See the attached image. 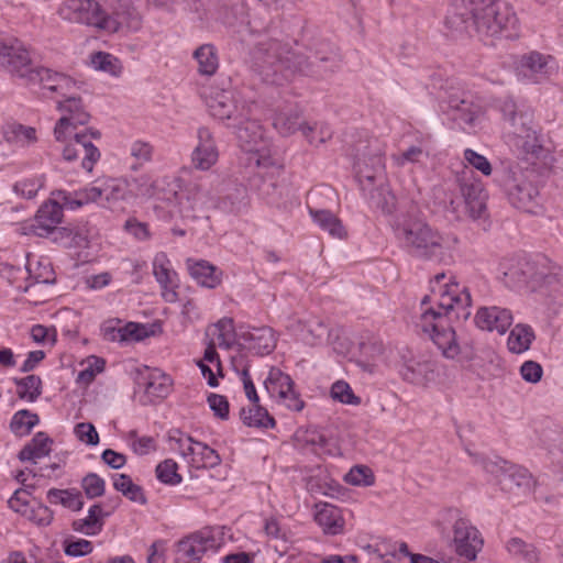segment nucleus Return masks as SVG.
Masks as SVG:
<instances>
[{"label": "nucleus", "instance_id": "nucleus-54", "mask_svg": "<svg viewBox=\"0 0 563 563\" xmlns=\"http://www.w3.org/2000/svg\"><path fill=\"white\" fill-rule=\"evenodd\" d=\"M40 422L38 416L26 409L20 410L12 417L10 428L16 435H26Z\"/></svg>", "mask_w": 563, "mask_h": 563}, {"label": "nucleus", "instance_id": "nucleus-27", "mask_svg": "<svg viewBox=\"0 0 563 563\" xmlns=\"http://www.w3.org/2000/svg\"><path fill=\"white\" fill-rule=\"evenodd\" d=\"M531 273L529 274L528 290L536 291L544 286H550L559 280L560 267L554 265L547 257H538L530 261Z\"/></svg>", "mask_w": 563, "mask_h": 563}, {"label": "nucleus", "instance_id": "nucleus-36", "mask_svg": "<svg viewBox=\"0 0 563 563\" xmlns=\"http://www.w3.org/2000/svg\"><path fill=\"white\" fill-rule=\"evenodd\" d=\"M309 214L313 222L332 238L344 239L346 231L340 219L329 210H319L309 207Z\"/></svg>", "mask_w": 563, "mask_h": 563}, {"label": "nucleus", "instance_id": "nucleus-29", "mask_svg": "<svg viewBox=\"0 0 563 563\" xmlns=\"http://www.w3.org/2000/svg\"><path fill=\"white\" fill-rule=\"evenodd\" d=\"M242 344L256 354H268L276 345L273 330L268 327L252 328L240 335Z\"/></svg>", "mask_w": 563, "mask_h": 563}, {"label": "nucleus", "instance_id": "nucleus-10", "mask_svg": "<svg viewBox=\"0 0 563 563\" xmlns=\"http://www.w3.org/2000/svg\"><path fill=\"white\" fill-rule=\"evenodd\" d=\"M505 114H509L512 130L509 132V143L519 155L537 157L541 151V143L536 129L532 126V117L528 112H517L515 104L506 103Z\"/></svg>", "mask_w": 563, "mask_h": 563}, {"label": "nucleus", "instance_id": "nucleus-40", "mask_svg": "<svg viewBox=\"0 0 563 563\" xmlns=\"http://www.w3.org/2000/svg\"><path fill=\"white\" fill-rule=\"evenodd\" d=\"M534 340V332L530 325L518 323L516 324L508 336L507 346L511 353L520 354L530 349Z\"/></svg>", "mask_w": 563, "mask_h": 563}, {"label": "nucleus", "instance_id": "nucleus-3", "mask_svg": "<svg viewBox=\"0 0 563 563\" xmlns=\"http://www.w3.org/2000/svg\"><path fill=\"white\" fill-rule=\"evenodd\" d=\"M445 23L452 31L467 34L476 32L485 40L518 36L515 12L499 0H452Z\"/></svg>", "mask_w": 563, "mask_h": 563}, {"label": "nucleus", "instance_id": "nucleus-49", "mask_svg": "<svg viewBox=\"0 0 563 563\" xmlns=\"http://www.w3.org/2000/svg\"><path fill=\"white\" fill-rule=\"evenodd\" d=\"M102 508L96 504L89 508L88 516L74 521V529L78 532L95 536L102 528Z\"/></svg>", "mask_w": 563, "mask_h": 563}, {"label": "nucleus", "instance_id": "nucleus-23", "mask_svg": "<svg viewBox=\"0 0 563 563\" xmlns=\"http://www.w3.org/2000/svg\"><path fill=\"white\" fill-rule=\"evenodd\" d=\"M100 197L103 207L112 211H123L126 205H131L128 178H107L99 185Z\"/></svg>", "mask_w": 563, "mask_h": 563}, {"label": "nucleus", "instance_id": "nucleus-37", "mask_svg": "<svg viewBox=\"0 0 563 563\" xmlns=\"http://www.w3.org/2000/svg\"><path fill=\"white\" fill-rule=\"evenodd\" d=\"M531 269L529 260L518 261L504 272L503 282L510 288L528 289Z\"/></svg>", "mask_w": 563, "mask_h": 563}, {"label": "nucleus", "instance_id": "nucleus-26", "mask_svg": "<svg viewBox=\"0 0 563 563\" xmlns=\"http://www.w3.org/2000/svg\"><path fill=\"white\" fill-rule=\"evenodd\" d=\"M514 321L510 310L500 307H483L475 316V323L482 330L506 333Z\"/></svg>", "mask_w": 563, "mask_h": 563}, {"label": "nucleus", "instance_id": "nucleus-51", "mask_svg": "<svg viewBox=\"0 0 563 563\" xmlns=\"http://www.w3.org/2000/svg\"><path fill=\"white\" fill-rule=\"evenodd\" d=\"M474 463L481 465L482 468L493 475L500 484V478L507 476L508 470L511 464L498 456L489 457L479 454H472Z\"/></svg>", "mask_w": 563, "mask_h": 563}, {"label": "nucleus", "instance_id": "nucleus-62", "mask_svg": "<svg viewBox=\"0 0 563 563\" xmlns=\"http://www.w3.org/2000/svg\"><path fill=\"white\" fill-rule=\"evenodd\" d=\"M130 155L136 162L131 166V168L136 169L137 166H141L152 159L153 147L150 143L143 141H134L130 146Z\"/></svg>", "mask_w": 563, "mask_h": 563}, {"label": "nucleus", "instance_id": "nucleus-53", "mask_svg": "<svg viewBox=\"0 0 563 563\" xmlns=\"http://www.w3.org/2000/svg\"><path fill=\"white\" fill-rule=\"evenodd\" d=\"M90 63L96 70H101L115 77L122 73L121 62L115 56L106 52L93 53L90 57Z\"/></svg>", "mask_w": 563, "mask_h": 563}, {"label": "nucleus", "instance_id": "nucleus-48", "mask_svg": "<svg viewBox=\"0 0 563 563\" xmlns=\"http://www.w3.org/2000/svg\"><path fill=\"white\" fill-rule=\"evenodd\" d=\"M241 419L249 427L273 428L275 420L268 415L267 410L257 404H251L250 408L241 410Z\"/></svg>", "mask_w": 563, "mask_h": 563}, {"label": "nucleus", "instance_id": "nucleus-6", "mask_svg": "<svg viewBox=\"0 0 563 563\" xmlns=\"http://www.w3.org/2000/svg\"><path fill=\"white\" fill-rule=\"evenodd\" d=\"M384 159L377 142H361L356 146L355 169L362 191L371 202L384 212H391L395 196L384 185Z\"/></svg>", "mask_w": 563, "mask_h": 563}, {"label": "nucleus", "instance_id": "nucleus-28", "mask_svg": "<svg viewBox=\"0 0 563 563\" xmlns=\"http://www.w3.org/2000/svg\"><path fill=\"white\" fill-rule=\"evenodd\" d=\"M10 43L13 49L10 48L5 52L7 63L1 64V68L7 69L13 76L23 80L33 63L27 49L18 38L12 37Z\"/></svg>", "mask_w": 563, "mask_h": 563}, {"label": "nucleus", "instance_id": "nucleus-13", "mask_svg": "<svg viewBox=\"0 0 563 563\" xmlns=\"http://www.w3.org/2000/svg\"><path fill=\"white\" fill-rule=\"evenodd\" d=\"M510 203L526 212H534L539 206V190L529 175L521 169H510L505 183Z\"/></svg>", "mask_w": 563, "mask_h": 563}, {"label": "nucleus", "instance_id": "nucleus-32", "mask_svg": "<svg viewBox=\"0 0 563 563\" xmlns=\"http://www.w3.org/2000/svg\"><path fill=\"white\" fill-rule=\"evenodd\" d=\"M53 196L62 201V205L69 210H76L82 206L101 200L99 185L87 186L79 190L69 192L56 190Z\"/></svg>", "mask_w": 563, "mask_h": 563}, {"label": "nucleus", "instance_id": "nucleus-5", "mask_svg": "<svg viewBox=\"0 0 563 563\" xmlns=\"http://www.w3.org/2000/svg\"><path fill=\"white\" fill-rule=\"evenodd\" d=\"M108 12L97 0H63L57 15L65 22L86 25L109 34L137 32L142 16L135 0H111Z\"/></svg>", "mask_w": 563, "mask_h": 563}, {"label": "nucleus", "instance_id": "nucleus-42", "mask_svg": "<svg viewBox=\"0 0 563 563\" xmlns=\"http://www.w3.org/2000/svg\"><path fill=\"white\" fill-rule=\"evenodd\" d=\"M194 58L198 63V71L202 76H212L219 68L217 49L211 44H203L194 52Z\"/></svg>", "mask_w": 563, "mask_h": 563}, {"label": "nucleus", "instance_id": "nucleus-7", "mask_svg": "<svg viewBox=\"0 0 563 563\" xmlns=\"http://www.w3.org/2000/svg\"><path fill=\"white\" fill-rule=\"evenodd\" d=\"M464 161L466 166L457 174L456 181L464 199L466 212L473 220L485 219L487 217V194L483 183L473 175L468 166L486 177L492 175L493 166L484 155L472 148L464 151Z\"/></svg>", "mask_w": 563, "mask_h": 563}, {"label": "nucleus", "instance_id": "nucleus-22", "mask_svg": "<svg viewBox=\"0 0 563 563\" xmlns=\"http://www.w3.org/2000/svg\"><path fill=\"white\" fill-rule=\"evenodd\" d=\"M552 58L538 52H530L516 62V74L519 79L539 82L550 75Z\"/></svg>", "mask_w": 563, "mask_h": 563}, {"label": "nucleus", "instance_id": "nucleus-24", "mask_svg": "<svg viewBox=\"0 0 563 563\" xmlns=\"http://www.w3.org/2000/svg\"><path fill=\"white\" fill-rule=\"evenodd\" d=\"M198 143L191 154V164L196 169L208 170L219 158V151L212 133L201 126L197 131Z\"/></svg>", "mask_w": 563, "mask_h": 563}, {"label": "nucleus", "instance_id": "nucleus-17", "mask_svg": "<svg viewBox=\"0 0 563 563\" xmlns=\"http://www.w3.org/2000/svg\"><path fill=\"white\" fill-rule=\"evenodd\" d=\"M453 548L455 553L467 561H475L483 549L484 540L478 529L465 518L457 519L453 525Z\"/></svg>", "mask_w": 563, "mask_h": 563}, {"label": "nucleus", "instance_id": "nucleus-41", "mask_svg": "<svg viewBox=\"0 0 563 563\" xmlns=\"http://www.w3.org/2000/svg\"><path fill=\"white\" fill-rule=\"evenodd\" d=\"M126 178L132 203L136 199H150L155 195L156 181L151 175L141 174L139 176H130Z\"/></svg>", "mask_w": 563, "mask_h": 563}, {"label": "nucleus", "instance_id": "nucleus-8", "mask_svg": "<svg viewBox=\"0 0 563 563\" xmlns=\"http://www.w3.org/2000/svg\"><path fill=\"white\" fill-rule=\"evenodd\" d=\"M395 235L410 253L423 258L437 257L450 245L449 238L418 218L399 219L395 225Z\"/></svg>", "mask_w": 563, "mask_h": 563}, {"label": "nucleus", "instance_id": "nucleus-16", "mask_svg": "<svg viewBox=\"0 0 563 563\" xmlns=\"http://www.w3.org/2000/svg\"><path fill=\"white\" fill-rule=\"evenodd\" d=\"M219 543L211 529L194 532L181 539L176 545L177 561H200L208 553H216Z\"/></svg>", "mask_w": 563, "mask_h": 563}, {"label": "nucleus", "instance_id": "nucleus-58", "mask_svg": "<svg viewBox=\"0 0 563 563\" xmlns=\"http://www.w3.org/2000/svg\"><path fill=\"white\" fill-rule=\"evenodd\" d=\"M192 440L194 438L179 429H172L167 432L170 451L178 453L181 459L185 457L188 449L192 445Z\"/></svg>", "mask_w": 563, "mask_h": 563}, {"label": "nucleus", "instance_id": "nucleus-56", "mask_svg": "<svg viewBox=\"0 0 563 563\" xmlns=\"http://www.w3.org/2000/svg\"><path fill=\"white\" fill-rule=\"evenodd\" d=\"M331 397L344 405L358 406L361 398L356 396L351 386L345 380H336L331 386Z\"/></svg>", "mask_w": 563, "mask_h": 563}, {"label": "nucleus", "instance_id": "nucleus-59", "mask_svg": "<svg viewBox=\"0 0 563 563\" xmlns=\"http://www.w3.org/2000/svg\"><path fill=\"white\" fill-rule=\"evenodd\" d=\"M178 465L172 459H166L156 466L157 478L167 485H178L181 483V476L177 472Z\"/></svg>", "mask_w": 563, "mask_h": 563}, {"label": "nucleus", "instance_id": "nucleus-45", "mask_svg": "<svg viewBox=\"0 0 563 563\" xmlns=\"http://www.w3.org/2000/svg\"><path fill=\"white\" fill-rule=\"evenodd\" d=\"M506 549L511 559L517 561H526L528 563H532L543 560L541 553L534 545L529 544L519 538L510 539L506 544Z\"/></svg>", "mask_w": 563, "mask_h": 563}, {"label": "nucleus", "instance_id": "nucleus-15", "mask_svg": "<svg viewBox=\"0 0 563 563\" xmlns=\"http://www.w3.org/2000/svg\"><path fill=\"white\" fill-rule=\"evenodd\" d=\"M264 386L271 397L294 411H301L305 407L303 400L295 390V383L288 374L279 368L272 367L264 380Z\"/></svg>", "mask_w": 563, "mask_h": 563}, {"label": "nucleus", "instance_id": "nucleus-12", "mask_svg": "<svg viewBox=\"0 0 563 563\" xmlns=\"http://www.w3.org/2000/svg\"><path fill=\"white\" fill-rule=\"evenodd\" d=\"M206 103L210 114L221 121H228V126H235L241 122L249 108L234 90H221L211 92L206 97Z\"/></svg>", "mask_w": 563, "mask_h": 563}, {"label": "nucleus", "instance_id": "nucleus-47", "mask_svg": "<svg viewBox=\"0 0 563 563\" xmlns=\"http://www.w3.org/2000/svg\"><path fill=\"white\" fill-rule=\"evenodd\" d=\"M153 274L159 285H172L178 282V275L164 252H159L154 256Z\"/></svg>", "mask_w": 563, "mask_h": 563}, {"label": "nucleus", "instance_id": "nucleus-4", "mask_svg": "<svg viewBox=\"0 0 563 563\" xmlns=\"http://www.w3.org/2000/svg\"><path fill=\"white\" fill-rule=\"evenodd\" d=\"M57 110L62 112V117L55 124L54 136L56 141L65 143L64 159L71 162L81 158L82 168L91 172L100 158V152L92 144V140L100 139V132L97 130L77 131L79 125L89 122L90 114L81 99L76 96V90L57 100Z\"/></svg>", "mask_w": 563, "mask_h": 563}, {"label": "nucleus", "instance_id": "nucleus-63", "mask_svg": "<svg viewBox=\"0 0 563 563\" xmlns=\"http://www.w3.org/2000/svg\"><path fill=\"white\" fill-rule=\"evenodd\" d=\"M324 343L330 345L340 355L350 353V342L341 328H332Z\"/></svg>", "mask_w": 563, "mask_h": 563}, {"label": "nucleus", "instance_id": "nucleus-55", "mask_svg": "<svg viewBox=\"0 0 563 563\" xmlns=\"http://www.w3.org/2000/svg\"><path fill=\"white\" fill-rule=\"evenodd\" d=\"M18 385V396L30 402L35 401L42 393V380L38 376L29 375L21 379H15Z\"/></svg>", "mask_w": 563, "mask_h": 563}, {"label": "nucleus", "instance_id": "nucleus-35", "mask_svg": "<svg viewBox=\"0 0 563 563\" xmlns=\"http://www.w3.org/2000/svg\"><path fill=\"white\" fill-rule=\"evenodd\" d=\"M187 269L190 276L201 286L207 288H214L220 284V276L217 274V268L207 261L187 260Z\"/></svg>", "mask_w": 563, "mask_h": 563}, {"label": "nucleus", "instance_id": "nucleus-25", "mask_svg": "<svg viewBox=\"0 0 563 563\" xmlns=\"http://www.w3.org/2000/svg\"><path fill=\"white\" fill-rule=\"evenodd\" d=\"M289 330L305 344L309 346H319L327 340L330 328L319 318L312 317L308 320H294Z\"/></svg>", "mask_w": 563, "mask_h": 563}, {"label": "nucleus", "instance_id": "nucleus-2", "mask_svg": "<svg viewBox=\"0 0 563 563\" xmlns=\"http://www.w3.org/2000/svg\"><path fill=\"white\" fill-rule=\"evenodd\" d=\"M250 67L264 84L283 87L297 75L322 77L333 71L335 56L316 52L303 55L297 43L278 38H263L250 51Z\"/></svg>", "mask_w": 563, "mask_h": 563}, {"label": "nucleus", "instance_id": "nucleus-11", "mask_svg": "<svg viewBox=\"0 0 563 563\" xmlns=\"http://www.w3.org/2000/svg\"><path fill=\"white\" fill-rule=\"evenodd\" d=\"M23 81L30 87L38 86L43 98H51L56 101L64 96H68L73 90H77L76 82L70 77L34 64H32Z\"/></svg>", "mask_w": 563, "mask_h": 563}, {"label": "nucleus", "instance_id": "nucleus-14", "mask_svg": "<svg viewBox=\"0 0 563 563\" xmlns=\"http://www.w3.org/2000/svg\"><path fill=\"white\" fill-rule=\"evenodd\" d=\"M137 387L142 390V405L154 404L166 398L172 390V378L158 368L144 366L137 371Z\"/></svg>", "mask_w": 563, "mask_h": 563}, {"label": "nucleus", "instance_id": "nucleus-52", "mask_svg": "<svg viewBox=\"0 0 563 563\" xmlns=\"http://www.w3.org/2000/svg\"><path fill=\"white\" fill-rule=\"evenodd\" d=\"M161 2L163 4L167 2L172 4H183L185 10L197 13L200 19L219 11L221 8V0H161Z\"/></svg>", "mask_w": 563, "mask_h": 563}, {"label": "nucleus", "instance_id": "nucleus-46", "mask_svg": "<svg viewBox=\"0 0 563 563\" xmlns=\"http://www.w3.org/2000/svg\"><path fill=\"white\" fill-rule=\"evenodd\" d=\"M4 140L9 143L26 146L36 141V131L32 126H25L19 123L7 124L3 129Z\"/></svg>", "mask_w": 563, "mask_h": 563}, {"label": "nucleus", "instance_id": "nucleus-38", "mask_svg": "<svg viewBox=\"0 0 563 563\" xmlns=\"http://www.w3.org/2000/svg\"><path fill=\"white\" fill-rule=\"evenodd\" d=\"M317 523L328 534H338L342 532L344 521L341 517L340 510L329 504L322 505L316 514Z\"/></svg>", "mask_w": 563, "mask_h": 563}, {"label": "nucleus", "instance_id": "nucleus-60", "mask_svg": "<svg viewBox=\"0 0 563 563\" xmlns=\"http://www.w3.org/2000/svg\"><path fill=\"white\" fill-rule=\"evenodd\" d=\"M344 479L354 486H369L374 482V476L367 466L356 465L345 474Z\"/></svg>", "mask_w": 563, "mask_h": 563}, {"label": "nucleus", "instance_id": "nucleus-31", "mask_svg": "<svg viewBox=\"0 0 563 563\" xmlns=\"http://www.w3.org/2000/svg\"><path fill=\"white\" fill-rule=\"evenodd\" d=\"M385 354L383 342L374 336H367L358 343L356 364L365 372L372 373L376 363L382 361Z\"/></svg>", "mask_w": 563, "mask_h": 563}, {"label": "nucleus", "instance_id": "nucleus-43", "mask_svg": "<svg viewBox=\"0 0 563 563\" xmlns=\"http://www.w3.org/2000/svg\"><path fill=\"white\" fill-rule=\"evenodd\" d=\"M449 106L452 110L456 111L455 119L468 124L473 123L481 110L479 106L475 104L465 93L462 96H451Z\"/></svg>", "mask_w": 563, "mask_h": 563}, {"label": "nucleus", "instance_id": "nucleus-1", "mask_svg": "<svg viewBox=\"0 0 563 563\" xmlns=\"http://www.w3.org/2000/svg\"><path fill=\"white\" fill-rule=\"evenodd\" d=\"M431 295L421 300L418 327L427 333L446 358H472V342H461L450 325L452 318L466 320L471 316V295L454 276L440 273L430 282Z\"/></svg>", "mask_w": 563, "mask_h": 563}, {"label": "nucleus", "instance_id": "nucleus-20", "mask_svg": "<svg viewBox=\"0 0 563 563\" xmlns=\"http://www.w3.org/2000/svg\"><path fill=\"white\" fill-rule=\"evenodd\" d=\"M365 550L373 554L369 560H385V563H390L391 560L404 561L410 560V563H439V561L422 554L411 553L405 542L382 541L375 545L368 544Z\"/></svg>", "mask_w": 563, "mask_h": 563}, {"label": "nucleus", "instance_id": "nucleus-57", "mask_svg": "<svg viewBox=\"0 0 563 563\" xmlns=\"http://www.w3.org/2000/svg\"><path fill=\"white\" fill-rule=\"evenodd\" d=\"M219 199L223 201L229 200L232 208L238 202H241L245 196V187L241 184H235L232 180L223 181L219 188H217Z\"/></svg>", "mask_w": 563, "mask_h": 563}, {"label": "nucleus", "instance_id": "nucleus-33", "mask_svg": "<svg viewBox=\"0 0 563 563\" xmlns=\"http://www.w3.org/2000/svg\"><path fill=\"white\" fill-rule=\"evenodd\" d=\"M183 460L194 468L214 467L221 462L217 451L195 439Z\"/></svg>", "mask_w": 563, "mask_h": 563}, {"label": "nucleus", "instance_id": "nucleus-21", "mask_svg": "<svg viewBox=\"0 0 563 563\" xmlns=\"http://www.w3.org/2000/svg\"><path fill=\"white\" fill-rule=\"evenodd\" d=\"M405 378L417 385L441 384L448 378L444 364L433 360H412L406 367Z\"/></svg>", "mask_w": 563, "mask_h": 563}, {"label": "nucleus", "instance_id": "nucleus-61", "mask_svg": "<svg viewBox=\"0 0 563 563\" xmlns=\"http://www.w3.org/2000/svg\"><path fill=\"white\" fill-rule=\"evenodd\" d=\"M302 134L308 139L311 144H322L327 140L331 139L332 131L327 124H316L311 125H302L301 126Z\"/></svg>", "mask_w": 563, "mask_h": 563}, {"label": "nucleus", "instance_id": "nucleus-44", "mask_svg": "<svg viewBox=\"0 0 563 563\" xmlns=\"http://www.w3.org/2000/svg\"><path fill=\"white\" fill-rule=\"evenodd\" d=\"M273 125L279 134L286 136L298 129L301 130L303 124L300 123V113L295 108L280 110L273 118Z\"/></svg>", "mask_w": 563, "mask_h": 563}, {"label": "nucleus", "instance_id": "nucleus-19", "mask_svg": "<svg viewBox=\"0 0 563 563\" xmlns=\"http://www.w3.org/2000/svg\"><path fill=\"white\" fill-rule=\"evenodd\" d=\"M43 203L37 210L34 219L23 225L24 233H33L41 238H46L52 234L57 225L63 220V208L62 201L57 197Z\"/></svg>", "mask_w": 563, "mask_h": 563}, {"label": "nucleus", "instance_id": "nucleus-9", "mask_svg": "<svg viewBox=\"0 0 563 563\" xmlns=\"http://www.w3.org/2000/svg\"><path fill=\"white\" fill-rule=\"evenodd\" d=\"M233 128L241 148L247 155L246 159L250 166L268 168L276 165L271 143L257 121L250 120L245 114V118Z\"/></svg>", "mask_w": 563, "mask_h": 563}, {"label": "nucleus", "instance_id": "nucleus-64", "mask_svg": "<svg viewBox=\"0 0 563 563\" xmlns=\"http://www.w3.org/2000/svg\"><path fill=\"white\" fill-rule=\"evenodd\" d=\"M82 488L88 498L100 497L104 493V481L95 473H90L82 479Z\"/></svg>", "mask_w": 563, "mask_h": 563}, {"label": "nucleus", "instance_id": "nucleus-30", "mask_svg": "<svg viewBox=\"0 0 563 563\" xmlns=\"http://www.w3.org/2000/svg\"><path fill=\"white\" fill-rule=\"evenodd\" d=\"M501 488L518 495L532 493L536 482L531 473L525 467L511 464L507 476L500 478Z\"/></svg>", "mask_w": 563, "mask_h": 563}, {"label": "nucleus", "instance_id": "nucleus-50", "mask_svg": "<svg viewBox=\"0 0 563 563\" xmlns=\"http://www.w3.org/2000/svg\"><path fill=\"white\" fill-rule=\"evenodd\" d=\"M114 488L122 493L128 499L139 504H145L146 498L144 496L141 486L134 484L131 477L126 474H117L113 476Z\"/></svg>", "mask_w": 563, "mask_h": 563}, {"label": "nucleus", "instance_id": "nucleus-34", "mask_svg": "<svg viewBox=\"0 0 563 563\" xmlns=\"http://www.w3.org/2000/svg\"><path fill=\"white\" fill-rule=\"evenodd\" d=\"M209 341L220 349L230 350L236 343V333L231 318H222L206 331Z\"/></svg>", "mask_w": 563, "mask_h": 563}, {"label": "nucleus", "instance_id": "nucleus-18", "mask_svg": "<svg viewBox=\"0 0 563 563\" xmlns=\"http://www.w3.org/2000/svg\"><path fill=\"white\" fill-rule=\"evenodd\" d=\"M178 213L183 218L196 219L200 212L213 205V197L196 183H189L175 195Z\"/></svg>", "mask_w": 563, "mask_h": 563}, {"label": "nucleus", "instance_id": "nucleus-39", "mask_svg": "<svg viewBox=\"0 0 563 563\" xmlns=\"http://www.w3.org/2000/svg\"><path fill=\"white\" fill-rule=\"evenodd\" d=\"M52 439L44 432L34 435L29 444H26L19 453L21 461H33L45 457L51 452Z\"/></svg>", "mask_w": 563, "mask_h": 563}]
</instances>
